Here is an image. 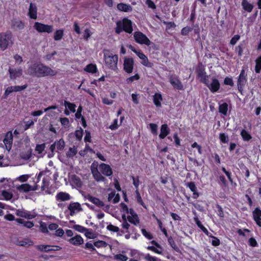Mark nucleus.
<instances>
[{"instance_id": "nucleus-1", "label": "nucleus", "mask_w": 261, "mask_h": 261, "mask_svg": "<svg viewBox=\"0 0 261 261\" xmlns=\"http://www.w3.org/2000/svg\"><path fill=\"white\" fill-rule=\"evenodd\" d=\"M28 71L30 75L38 78L53 76L57 75L58 73L56 70H53L41 62L32 64L29 66Z\"/></svg>"}, {"instance_id": "nucleus-2", "label": "nucleus", "mask_w": 261, "mask_h": 261, "mask_svg": "<svg viewBox=\"0 0 261 261\" xmlns=\"http://www.w3.org/2000/svg\"><path fill=\"white\" fill-rule=\"evenodd\" d=\"M122 31L131 34L133 31L132 22L130 19L124 18L122 21H118L116 22V27L115 28V33L119 34Z\"/></svg>"}, {"instance_id": "nucleus-3", "label": "nucleus", "mask_w": 261, "mask_h": 261, "mask_svg": "<svg viewBox=\"0 0 261 261\" xmlns=\"http://www.w3.org/2000/svg\"><path fill=\"white\" fill-rule=\"evenodd\" d=\"M13 44V37L10 31L0 33V48L6 50L9 46Z\"/></svg>"}, {"instance_id": "nucleus-4", "label": "nucleus", "mask_w": 261, "mask_h": 261, "mask_svg": "<svg viewBox=\"0 0 261 261\" xmlns=\"http://www.w3.org/2000/svg\"><path fill=\"white\" fill-rule=\"evenodd\" d=\"M127 47L141 60V63L143 66L149 68H152L153 67V63L149 61L148 57L141 50L137 49L131 44L128 45Z\"/></svg>"}, {"instance_id": "nucleus-5", "label": "nucleus", "mask_w": 261, "mask_h": 261, "mask_svg": "<svg viewBox=\"0 0 261 261\" xmlns=\"http://www.w3.org/2000/svg\"><path fill=\"white\" fill-rule=\"evenodd\" d=\"M104 59L106 66L111 70H116L118 69L117 63L118 61V56L113 55L112 54H104Z\"/></svg>"}, {"instance_id": "nucleus-6", "label": "nucleus", "mask_w": 261, "mask_h": 261, "mask_svg": "<svg viewBox=\"0 0 261 261\" xmlns=\"http://www.w3.org/2000/svg\"><path fill=\"white\" fill-rule=\"evenodd\" d=\"M197 76L200 79V82L204 84H207L210 75L206 74L205 68L201 63H199L196 69Z\"/></svg>"}, {"instance_id": "nucleus-7", "label": "nucleus", "mask_w": 261, "mask_h": 261, "mask_svg": "<svg viewBox=\"0 0 261 261\" xmlns=\"http://www.w3.org/2000/svg\"><path fill=\"white\" fill-rule=\"evenodd\" d=\"M134 38L135 41L139 44H145L147 46H149L151 44V41L149 38L141 32H135L134 33Z\"/></svg>"}, {"instance_id": "nucleus-8", "label": "nucleus", "mask_w": 261, "mask_h": 261, "mask_svg": "<svg viewBox=\"0 0 261 261\" xmlns=\"http://www.w3.org/2000/svg\"><path fill=\"white\" fill-rule=\"evenodd\" d=\"M34 29L39 33H50L53 31L52 25L45 24L39 22H35L34 25Z\"/></svg>"}, {"instance_id": "nucleus-9", "label": "nucleus", "mask_w": 261, "mask_h": 261, "mask_svg": "<svg viewBox=\"0 0 261 261\" xmlns=\"http://www.w3.org/2000/svg\"><path fill=\"white\" fill-rule=\"evenodd\" d=\"M247 82V74L244 69H242L238 76L237 81L238 90L242 92L243 88Z\"/></svg>"}, {"instance_id": "nucleus-10", "label": "nucleus", "mask_w": 261, "mask_h": 261, "mask_svg": "<svg viewBox=\"0 0 261 261\" xmlns=\"http://www.w3.org/2000/svg\"><path fill=\"white\" fill-rule=\"evenodd\" d=\"M135 61L133 58L125 57L123 62V70L128 74L133 72Z\"/></svg>"}, {"instance_id": "nucleus-11", "label": "nucleus", "mask_w": 261, "mask_h": 261, "mask_svg": "<svg viewBox=\"0 0 261 261\" xmlns=\"http://www.w3.org/2000/svg\"><path fill=\"white\" fill-rule=\"evenodd\" d=\"M11 28L14 31H21L25 27L24 22L19 18H15L11 20Z\"/></svg>"}, {"instance_id": "nucleus-12", "label": "nucleus", "mask_w": 261, "mask_h": 261, "mask_svg": "<svg viewBox=\"0 0 261 261\" xmlns=\"http://www.w3.org/2000/svg\"><path fill=\"white\" fill-rule=\"evenodd\" d=\"M206 86L211 92L215 93L217 92L220 88V84L219 80L215 77H213L212 79L211 83H209L208 79L207 80V84H204Z\"/></svg>"}, {"instance_id": "nucleus-13", "label": "nucleus", "mask_w": 261, "mask_h": 261, "mask_svg": "<svg viewBox=\"0 0 261 261\" xmlns=\"http://www.w3.org/2000/svg\"><path fill=\"white\" fill-rule=\"evenodd\" d=\"M169 79L170 83L174 89L179 90L184 89L183 85L177 76L171 75L169 76Z\"/></svg>"}, {"instance_id": "nucleus-14", "label": "nucleus", "mask_w": 261, "mask_h": 261, "mask_svg": "<svg viewBox=\"0 0 261 261\" xmlns=\"http://www.w3.org/2000/svg\"><path fill=\"white\" fill-rule=\"evenodd\" d=\"M13 141V133L11 131L8 132L5 136L3 142L5 148L8 151H10L12 148Z\"/></svg>"}, {"instance_id": "nucleus-15", "label": "nucleus", "mask_w": 261, "mask_h": 261, "mask_svg": "<svg viewBox=\"0 0 261 261\" xmlns=\"http://www.w3.org/2000/svg\"><path fill=\"white\" fill-rule=\"evenodd\" d=\"M17 189L20 192L27 193L31 191H34L37 190L38 189V185H36L31 186L28 184H23L18 186Z\"/></svg>"}, {"instance_id": "nucleus-16", "label": "nucleus", "mask_w": 261, "mask_h": 261, "mask_svg": "<svg viewBox=\"0 0 261 261\" xmlns=\"http://www.w3.org/2000/svg\"><path fill=\"white\" fill-rule=\"evenodd\" d=\"M100 172L107 177L112 176L113 171L110 165L105 163H101L99 166Z\"/></svg>"}, {"instance_id": "nucleus-17", "label": "nucleus", "mask_w": 261, "mask_h": 261, "mask_svg": "<svg viewBox=\"0 0 261 261\" xmlns=\"http://www.w3.org/2000/svg\"><path fill=\"white\" fill-rule=\"evenodd\" d=\"M16 215L17 216L25 218L28 219H32L37 216V214L35 213L31 214L30 212L24 210H17L16 212Z\"/></svg>"}, {"instance_id": "nucleus-18", "label": "nucleus", "mask_w": 261, "mask_h": 261, "mask_svg": "<svg viewBox=\"0 0 261 261\" xmlns=\"http://www.w3.org/2000/svg\"><path fill=\"white\" fill-rule=\"evenodd\" d=\"M91 170L93 178L96 181L100 182L106 180V178L101 175V173L98 171L97 167H94L91 166Z\"/></svg>"}, {"instance_id": "nucleus-19", "label": "nucleus", "mask_w": 261, "mask_h": 261, "mask_svg": "<svg viewBox=\"0 0 261 261\" xmlns=\"http://www.w3.org/2000/svg\"><path fill=\"white\" fill-rule=\"evenodd\" d=\"M55 198L56 201L63 202L70 200L71 199V196L67 192H60L57 194Z\"/></svg>"}, {"instance_id": "nucleus-20", "label": "nucleus", "mask_w": 261, "mask_h": 261, "mask_svg": "<svg viewBox=\"0 0 261 261\" xmlns=\"http://www.w3.org/2000/svg\"><path fill=\"white\" fill-rule=\"evenodd\" d=\"M252 215L256 225L261 227V210L259 207H256L252 212Z\"/></svg>"}, {"instance_id": "nucleus-21", "label": "nucleus", "mask_w": 261, "mask_h": 261, "mask_svg": "<svg viewBox=\"0 0 261 261\" xmlns=\"http://www.w3.org/2000/svg\"><path fill=\"white\" fill-rule=\"evenodd\" d=\"M68 208L70 211V215L71 216L74 215L76 210L78 212L82 211L81 204L79 202H71L68 205Z\"/></svg>"}, {"instance_id": "nucleus-22", "label": "nucleus", "mask_w": 261, "mask_h": 261, "mask_svg": "<svg viewBox=\"0 0 261 261\" xmlns=\"http://www.w3.org/2000/svg\"><path fill=\"white\" fill-rule=\"evenodd\" d=\"M28 16L31 19H36L37 17V8L36 4L31 3L30 4Z\"/></svg>"}, {"instance_id": "nucleus-23", "label": "nucleus", "mask_w": 261, "mask_h": 261, "mask_svg": "<svg viewBox=\"0 0 261 261\" xmlns=\"http://www.w3.org/2000/svg\"><path fill=\"white\" fill-rule=\"evenodd\" d=\"M9 72L11 80H15L17 77H20L22 74V70L21 68H9Z\"/></svg>"}, {"instance_id": "nucleus-24", "label": "nucleus", "mask_w": 261, "mask_h": 261, "mask_svg": "<svg viewBox=\"0 0 261 261\" xmlns=\"http://www.w3.org/2000/svg\"><path fill=\"white\" fill-rule=\"evenodd\" d=\"M186 186L193 192V198L197 199L200 194L197 191V189L194 182L190 181L186 184Z\"/></svg>"}, {"instance_id": "nucleus-25", "label": "nucleus", "mask_w": 261, "mask_h": 261, "mask_svg": "<svg viewBox=\"0 0 261 261\" xmlns=\"http://www.w3.org/2000/svg\"><path fill=\"white\" fill-rule=\"evenodd\" d=\"M170 133V129L167 124H162L160 128L159 138L161 139H165Z\"/></svg>"}, {"instance_id": "nucleus-26", "label": "nucleus", "mask_w": 261, "mask_h": 261, "mask_svg": "<svg viewBox=\"0 0 261 261\" xmlns=\"http://www.w3.org/2000/svg\"><path fill=\"white\" fill-rule=\"evenodd\" d=\"M194 217L193 218L194 221L196 224L197 226L206 235L209 236L210 232L207 229L202 225L200 221L199 220L198 216H197L196 212H194Z\"/></svg>"}, {"instance_id": "nucleus-27", "label": "nucleus", "mask_w": 261, "mask_h": 261, "mask_svg": "<svg viewBox=\"0 0 261 261\" xmlns=\"http://www.w3.org/2000/svg\"><path fill=\"white\" fill-rule=\"evenodd\" d=\"M86 198L91 202L94 204L95 205L101 207L105 205L104 203L101 201L99 198L93 197V196L88 194L86 196Z\"/></svg>"}, {"instance_id": "nucleus-28", "label": "nucleus", "mask_w": 261, "mask_h": 261, "mask_svg": "<svg viewBox=\"0 0 261 261\" xmlns=\"http://www.w3.org/2000/svg\"><path fill=\"white\" fill-rule=\"evenodd\" d=\"M68 242L73 245L80 246L83 244L84 240L80 235L76 234L75 237L69 239Z\"/></svg>"}, {"instance_id": "nucleus-29", "label": "nucleus", "mask_w": 261, "mask_h": 261, "mask_svg": "<svg viewBox=\"0 0 261 261\" xmlns=\"http://www.w3.org/2000/svg\"><path fill=\"white\" fill-rule=\"evenodd\" d=\"M152 100L153 103L156 107L160 108L161 107V101L163 100V97L160 93L156 92L153 96Z\"/></svg>"}, {"instance_id": "nucleus-30", "label": "nucleus", "mask_w": 261, "mask_h": 261, "mask_svg": "<svg viewBox=\"0 0 261 261\" xmlns=\"http://www.w3.org/2000/svg\"><path fill=\"white\" fill-rule=\"evenodd\" d=\"M113 198V202L114 203H118L120 200V195L118 193L116 194L115 190L112 191L108 195V200L111 201Z\"/></svg>"}, {"instance_id": "nucleus-31", "label": "nucleus", "mask_w": 261, "mask_h": 261, "mask_svg": "<svg viewBox=\"0 0 261 261\" xmlns=\"http://www.w3.org/2000/svg\"><path fill=\"white\" fill-rule=\"evenodd\" d=\"M117 9L122 12H127L132 11V7L128 4L119 3L117 5Z\"/></svg>"}, {"instance_id": "nucleus-32", "label": "nucleus", "mask_w": 261, "mask_h": 261, "mask_svg": "<svg viewBox=\"0 0 261 261\" xmlns=\"http://www.w3.org/2000/svg\"><path fill=\"white\" fill-rule=\"evenodd\" d=\"M85 71L91 73H95L98 72V69L96 64L90 63L88 64L84 68Z\"/></svg>"}, {"instance_id": "nucleus-33", "label": "nucleus", "mask_w": 261, "mask_h": 261, "mask_svg": "<svg viewBox=\"0 0 261 261\" xmlns=\"http://www.w3.org/2000/svg\"><path fill=\"white\" fill-rule=\"evenodd\" d=\"M15 221L19 224H22L24 226L28 228H31L34 226V223L31 221H25L22 219L17 218Z\"/></svg>"}, {"instance_id": "nucleus-34", "label": "nucleus", "mask_w": 261, "mask_h": 261, "mask_svg": "<svg viewBox=\"0 0 261 261\" xmlns=\"http://www.w3.org/2000/svg\"><path fill=\"white\" fill-rule=\"evenodd\" d=\"M243 8L248 12H251L253 8V5L249 3L247 0H243L242 2Z\"/></svg>"}, {"instance_id": "nucleus-35", "label": "nucleus", "mask_w": 261, "mask_h": 261, "mask_svg": "<svg viewBox=\"0 0 261 261\" xmlns=\"http://www.w3.org/2000/svg\"><path fill=\"white\" fill-rule=\"evenodd\" d=\"M127 219L129 222L135 225H137L140 223V219L138 214L135 215L133 216L128 215L127 216Z\"/></svg>"}, {"instance_id": "nucleus-36", "label": "nucleus", "mask_w": 261, "mask_h": 261, "mask_svg": "<svg viewBox=\"0 0 261 261\" xmlns=\"http://www.w3.org/2000/svg\"><path fill=\"white\" fill-rule=\"evenodd\" d=\"M136 199L138 204L142 206L144 208L147 209V206L143 202L139 190L135 191Z\"/></svg>"}, {"instance_id": "nucleus-37", "label": "nucleus", "mask_w": 261, "mask_h": 261, "mask_svg": "<svg viewBox=\"0 0 261 261\" xmlns=\"http://www.w3.org/2000/svg\"><path fill=\"white\" fill-rule=\"evenodd\" d=\"M240 135L244 141H249L252 139L251 135L245 129L241 130Z\"/></svg>"}, {"instance_id": "nucleus-38", "label": "nucleus", "mask_w": 261, "mask_h": 261, "mask_svg": "<svg viewBox=\"0 0 261 261\" xmlns=\"http://www.w3.org/2000/svg\"><path fill=\"white\" fill-rule=\"evenodd\" d=\"M33 242L29 239H23L19 240L17 242V245L20 246H29L33 245Z\"/></svg>"}, {"instance_id": "nucleus-39", "label": "nucleus", "mask_w": 261, "mask_h": 261, "mask_svg": "<svg viewBox=\"0 0 261 261\" xmlns=\"http://www.w3.org/2000/svg\"><path fill=\"white\" fill-rule=\"evenodd\" d=\"M64 36V30L63 29H59L57 31L54 33V39L56 41L61 40Z\"/></svg>"}, {"instance_id": "nucleus-40", "label": "nucleus", "mask_w": 261, "mask_h": 261, "mask_svg": "<svg viewBox=\"0 0 261 261\" xmlns=\"http://www.w3.org/2000/svg\"><path fill=\"white\" fill-rule=\"evenodd\" d=\"M228 111V104L226 102H224L219 105V112L221 114L226 116L227 114Z\"/></svg>"}, {"instance_id": "nucleus-41", "label": "nucleus", "mask_w": 261, "mask_h": 261, "mask_svg": "<svg viewBox=\"0 0 261 261\" xmlns=\"http://www.w3.org/2000/svg\"><path fill=\"white\" fill-rule=\"evenodd\" d=\"M37 248L40 251L49 252L51 251L53 247L50 245H39L37 246Z\"/></svg>"}, {"instance_id": "nucleus-42", "label": "nucleus", "mask_w": 261, "mask_h": 261, "mask_svg": "<svg viewBox=\"0 0 261 261\" xmlns=\"http://www.w3.org/2000/svg\"><path fill=\"white\" fill-rule=\"evenodd\" d=\"M122 217V219H123V222H122V223L121 224L122 227L123 228L126 229V230L125 231V232H124V231L122 230L121 232H122V233H124V232L128 233L129 232L128 229H129V228L130 227V225L127 222V220L126 219L125 215H123Z\"/></svg>"}, {"instance_id": "nucleus-43", "label": "nucleus", "mask_w": 261, "mask_h": 261, "mask_svg": "<svg viewBox=\"0 0 261 261\" xmlns=\"http://www.w3.org/2000/svg\"><path fill=\"white\" fill-rule=\"evenodd\" d=\"M77 150L75 146L73 147H70L69 150L66 153V156L67 158H71L73 157L77 153Z\"/></svg>"}, {"instance_id": "nucleus-44", "label": "nucleus", "mask_w": 261, "mask_h": 261, "mask_svg": "<svg viewBox=\"0 0 261 261\" xmlns=\"http://www.w3.org/2000/svg\"><path fill=\"white\" fill-rule=\"evenodd\" d=\"M168 242L170 246L176 251L178 252L179 251V248L177 246L173 238L170 236L168 238Z\"/></svg>"}, {"instance_id": "nucleus-45", "label": "nucleus", "mask_w": 261, "mask_h": 261, "mask_svg": "<svg viewBox=\"0 0 261 261\" xmlns=\"http://www.w3.org/2000/svg\"><path fill=\"white\" fill-rule=\"evenodd\" d=\"M140 79V76L138 73H136L133 76H130L126 79V82L128 84H132L135 81H138Z\"/></svg>"}, {"instance_id": "nucleus-46", "label": "nucleus", "mask_w": 261, "mask_h": 261, "mask_svg": "<svg viewBox=\"0 0 261 261\" xmlns=\"http://www.w3.org/2000/svg\"><path fill=\"white\" fill-rule=\"evenodd\" d=\"M255 71L258 73L261 71V55L255 60Z\"/></svg>"}, {"instance_id": "nucleus-47", "label": "nucleus", "mask_w": 261, "mask_h": 261, "mask_svg": "<svg viewBox=\"0 0 261 261\" xmlns=\"http://www.w3.org/2000/svg\"><path fill=\"white\" fill-rule=\"evenodd\" d=\"M207 236L210 238H212V245L213 246L217 247L220 245V241L218 238H217L215 236H213L210 233H209V236Z\"/></svg>"}, {"instance_id": "nucleus-48", "label": "nucleus", "mask_w": 261, "mask_h": 261, "mask_svg": "<svg viewBox=\"0 0 261 261\" xmlns=\"http://www.w3.org/2000/svg\"><path fill=\"white\" fill-rule=\"evenodd\" d=\"M74 135L76 140L78 141H81L83 135V129L81 127H80L79 129H77L75 131Z\"/></svg>"}, {"instance_id": "nucleus-49", "label": "nucleus", "mask_w": 261, "mask_h": 261, "mask_svg": "<svg viewBox=\"0 0 261 261\" xmlns=\"http://www.w3.org/2000/svg\"><path fill=\"white\" fill-rule=\"evenodd\" d=\"M64 105L66 107H67L72 113L75 112L76 105L73 103H71L67 101H65Z\"/></svg>"}, {"instance_id": "nucleus-50", "label": "nucleus", "mask_w": 261, "mask_h": 261, "mask_svg": "<svg viewBox=\"0 0 261 261\" xmlns=\"http://www.w3.org/2000/svg\"><path fill=\"white\" fill-rule=\"evenodd\" d=\"M193 30V27L187 26L183 28L181 30V34L183 36H187L189 33Z\"/></svg>"}, {"instance_id": "nucleus-51", "label": "nucleus", "mask_w": 261, "mask_h": 261, "mask_svg": "<svg viewBox=\"0 0 261 261\" xmlns=\"http://www.w3.org/2000/svg\"><path fill=\"white\" fill-rule=\"evenodd\" d=\"M49 184L50 182L49 180L46 177L43 178L42 180V184L41 187V190L44 191L46 189H48Z\"/></svg>"}, {"instance_id": "nucleus-52", "label": "nucleus", "mask_w": 261, "mask_h": 261, "mask_svg": "<svg viewBox=\"0 0 261 261\" xmlns=\"http://www.w3.org/2000/svg\"><path fill=\"white\" fill-rule=\"evenodd\" d=\"M94 245L97 248L106 247L108 244L106 242L102 240H98L94 243Z\"/></svg>"}, {"instance_id": "nucleus-53", "label": "nucleus", "mask_w": 261, "mask_h": 261, "mask_svg": "<svg viewBox=\"0 0 261 261\" xmlns=\"http://www.w3.org/2000/svg\"><path fill=\"white\" fill-rule=\"evenodd\" d=\"M244 45L242 43L240 44L239 45L235 47V51L237 53L239 57H241L243 55Z\"/></svg>"}, {"instance_id": "nucleus-54", "label": "nucleus", "mask_w": 261, "mask_h": 261, "mask_svg": "<svg viewBox=\"0 0 261 261\" xmlns=\"http://www.w3.org/2000/svg\"><path fill=\"white\" fill-rule=\"evenodd\" d=\"M40 229L43 233H47L48 232L47 224L42 221L40 222Z\"/></svg>"}, {"instance_id": "nucleus-55", "label": "nucleus", "mask_w": 261, "mask_h": 261, "mask_svg": "<svg viewBox=\"0 0 261 261\" xmlns=\"http://www.w3.org/2000/svg\"><path fill=\"white\" fill-rule=\"evenodd\" d=\"M73 228L74 229L77 231L81 233H83L86 231H88L87 228L79 224L74 225L73 226Z\"/></svg>"}, {"instance_id": "nucleus-56", "label": "nucleus", "mask_w": 261, "mask_h": 261, "mask_svg": "<svg viewBox=\"0 0 261 261\" xmlns=\"http://www.w3.org/2000/svg\"><path fill=\"white\" fill-rule=\"evenodd\" d=\"M131 178L133 180V184L136 188V190H139V186L140 184L139 177L138 176L136 177L132 176Z\"/></svg>"}, {"instance_id": "nucleus-57", "label": "nucleus", "mask_w": 261, "mask_h": 261, "mask_svg": "<svg viewBox=\"0 0 261 261\" xmlns=\"http://www.w3.org/2000/svg\"><path fill=\"white\" fill-rule=\"evenodd\" d=\"M216 208H217L216 212L218 216H219L220 218H224V213L221 206L219 204H216Z\"/></svg>"}, {"instance_id": "nucleus-58", "label": "nucleus", "mask_w": 261, "mask_h": 261, "mask_svg": "<svg viewBox=\"0 0 261 261\" xmlns=\"http://www.w3.org/2000/svg\"><path fill=\"white\" fill-rule=\"evenodd\" d=\"M149 127L150 129V131L151 133L153 135H157L158 134V125L155 123H150L149 124Z\"/></svg>"}, {"instance_id": "nucleus-59", "label": "nucleus", "mask_w": 261, "mask_h": 261, "mask_svg": "<svg viewBox=\"0 0 261 261\" xmlns=\"http://www.w3.org/2000/svg\"><path fill=\"white\" fill-rule=\"evenodd\" d=\"M44 173V171H40L38 174H36L35 178H33L34 185H37V184L40 181L41 178Z\"/></svg>"}, {"instance_id": "nucleus-60", "label": "nucleus", "mask_w": 261, "mask_h": 261, "mask_svg": "<svg viewBox=\"0 0 261 261\" xmlns=\"http://www.w3.org/2000/svg\"><path fill=\"white\" fill-rule=\"evenodd\" d=\"M57 148L58 150H62L65 147V142L63 139H60L56 143Z\"/></svg>"}, {"instance_id": "nucleus-61", "label": "nucleus", "mask_w": 261, "mask_h": 261, "mask_svg": "<svg viewBox=\"0 0 261 261\" xmlns=\"http://www.w3.org/2000/svg\"><path fill=\"white\" fill-rule=\"evenodd\" d=\"M2 195L4 197V198L7 200H10L13 197V195L11 192H9L6 190H4L2 192Z\"/></svg>"}, {"instance_id": "nucleus-62", "label": "nucleus", "mask_w": 261, "mask_h": 261, "mask_svg": "<svg viewBox=\"0 0 261 261\" xmlns=\"http://www.w3.org/2000/svg\"><path fill=\"white\" fill-rule=\"evenodd\" d=\"M219 139L223 143H227L228 142V137L225 133L220 134Z\"/></svg>"}, {"instance_id": "nucleus-63", "label": "nucleus", "mask_w": 261, "mask_h": 261, "mask_svg": "<svg viewBox=\"0 0 261 261\" xmlns=\"http://www.w3.org/2000/svg\"><path fill=\"white\" fill-rule=\"evenodd\" d=\"M218 183L220 185H222L224 187H226L227 185V182L225 176L223 175H220L219 176V181Z\"/></svg>"}, {"instance_id": "nucleus-64", "label": "nucleus", "mask_w": 261, "mask_h": 261, "mask_svg": "<svg viewBox=\"0 0 261 261\" xmlns=\"http://www.w3.org/2000/svg\"><path fill=\"white\" fill-rule=\"evenodd\" d=\"M115 259L121 261H126L128 257L126 255L122 254H117L114 256Z\"/></svg>"}]
</instances>
